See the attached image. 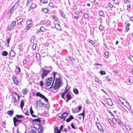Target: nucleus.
Wrapping results in <instances>:
<instances>
[{"instance_id":"5fc2aeb1","label":"nucleus","mask_w":133,"mask_h":133,"mask_svg":"<svg viewBox=\"0 0 133 133\" xmlns=\"http://www.w3.org/2000/svg\"><path fill=\"white\" fill-rule=\"evenodd\" d=\"M26 63V61L25 59H24L23 61V65H25Z\"/></svg>"},{"instance_id":"9d476101","label":"nucleus","mask_w":133,"mask_h":133,"mask_svg":"<svg viewBox=\"0 0 133 133\" xmlns=\"http://www.w3.org/2000/svg\"><path fill=\"white\" fill-rule=\"evenodd\" d=\"M46 29L43 26L41 27L40 29L38 30L37 32V33L41 32H44L45 31Z\"/></svg>"},{"instance_id":"4468645a","label":"nucleus","mask_w":133,"mask_h":133,"mask_svg":"<svg viewBox=\"0 0 133 133\" xmlns=\"http://www.w3.org/2000/svg\"><path fill=\"white\" fill-rule=\"evenodd\" d=\"M32 121L33 122H39L38 124H40V123L41 122V120H40V118H36L33 120Z\"/></svg>"},{"instance_id":"e2e57ef3","label":"nucleus","mask_w":133,"mask_h":133,"mask_svg":"<svg viewBox=\"0 0 133 133\" xmlns=\"http://www.w3.org/2000/svg\"><path fill=\"white\" fill-rule=\"evenodd\" d=\"M71 126L72 127V128L74 129H75V127L74 126L73 124L72 123L71 124Z\"/></svg>"},{"instance_id":"5701e85b","label":"nucleus","mask_w":133,"mask_h":133,"mask_svg":"<svg viewBox=\"0 0 133 133\" xmlns=\"http://www.w3.org/2000/svg\"><path fill=\"white\" fill-rule=\"evenodd\" d=\"M14 94H16L17 95V96H18V100H17V101L16 99V98L15 97H14V98H15V101H14V103H15V102L16 103V102H17V101H18L19 100V98H20V97L19 96V95L17 94V93L16 92H15L14 93Z\"/></svg>"},{"instance_id":"c85d7f7f","label":"nucleus","mask_w":133,"mask_h":133,"mask_svg":"<svg viewBox=\"0 0 133 133\" xmlns=\"http://www.w3.org/2000/svg\"><path fill=\"white\" fill-rule=\"evenodd\" d=\"M23 116L21 115H16V117L18 118H21L23 117Z\"/></svg>"},{"instance_id":"20e7f679","label":"nucleus","mask_w":133,"mask_h":133,"mask_svg":"<svg viewBox=\"0 0 133 133\" xmlns=\"http://www.w3.org/2000/svg\"><path fill=\"white\" fill-rule=\"evenodd\" d=\"M36 96H37L40 97L43 99L46 102H48V99L44 95L42 94L40 92H37L36 94Z\"/></svg>"},{"instance_id":"f704fd0d","label":"nucleus","mask_w":133,"mask_h":133,"mask_svg":"<svg viewBox=\"0 0 133 133\" xmlns=\"http://www.w3.org/2000/svg\"><path fill=\"white\" fill-rule=\"evenodd\" d=\"M32 24H28V25L26 26V28L27 30H28L30 29V28L32 25Z\"/></svg>"},{"instance_id":"473e14b6","label":"nucleus","mask_w":133,"mask_h":133,"mask_svg":"<svg viewBox=\"0 0 133 133\" xmlns=\"http://www.w3.org/2000/svg\"><path fill=\"white\" fill-rule=\"evenodd\" d=\"M35 36H33L31 38V41L32 43H33L35 39Z\"/></svg>"},{"instance_id":"3c124183","label":"nucleus","mask_w":133,"mask_h":133,"mask_svg":"<svg viewBox=\"0 0 133 133\" xmlns=\"http://www.w3.org/2000/svg\"><path fill=\"white\" fill-rule=\"evenodd\" d=\"M31 20H30L27 21L26 22V24H32V23H31Z\"/></svg>"},{"instance_id":"a878e982","label":"nucleus","mask_w":133,"mask_h":133,"mask_svg":"<svg viewBox=\"0 0 133 133\" xmlns=\"http://www.w3.org/2000/svg\"><path fill=\"white\" fill-rule=\"evenodd\" d=\"M73 90L74 92L76 94H77L78 93V91L76 88H74Z\"/></svg>"},{"instance_id":"aec40b11","label":"nucleus","mask_w":133,"mask_h":133,"mask_svg":"<svg viewBox=\"0 0 133 133\" xmlns=\"http://www.w3.org/2000/svg\"><path fill=\"white\" fill-rule=\"evenodd\" d=\"M50 22L48 20H46L45 25L47 26H49L50 25Z\"/></svg>"},{"instance_id":"b1692460","label":"nucleus","mask_w":133,"mask_h":133,"mask_svg":"<svg viewBox=\"0 0 133 133\" xmlns=\"http://www.w3.org/2000/svg\"><path fill=\"white\" fill-rule=\"evenodd\" d=\"M15 71L17 73L20 72H21L20 68L19 67H17L16 68Z\"/></svg>"},{"instance_id":"58836bf2","label":"nucleus","mask_w":133,"mask_h":133,"mask_svg":"<svg viewBox=\"0 0 133 133\" xmlns=\"http://www.w3.org/2000/svg\"><path fill=\"white\" fill-rule=\"evenodd\" d=\"M63 127L62 125H61L60 127V129L59 130V131L58 133H60L61 131L63 129Z\"/></svg>"},{"instance_id":"680f3d73","label":"nucleus","mask_w":133,"mask_h":133,"mask_svg":"<svg viewBox=\"0 0 133 133\" xmlns=\"http://www.w3.org/2000/svg\"><path fill=\"white\" fill-rule=\"evenodd\" d=\"M109 77L108 76H107V77L106 78L107 79V81H110L111 80V79H110L109 78Z\"/></svg>"},{"instance_id":"864d4df0","label":"nucleus","mask_w":133,"mask_h":133,"mask_svg":"<svg viewBox=\"0 0 133 133\" xmlns=\"http://www.w3.org/2000/svg\"><path fill=\"white\" fill-rule=\"evenodd\" d=\"M130 60L132 61H133V57L132 55H130L129 56Z\"/></svg>"},{"instance_id":"c9c22d12","label":"nucleus","mask_w":133,"mask_h":133,"mask_svg":"<svg viewBox=\"0 0 133 133\" xmlns=\"http://www.w3.org/2000/svg\"><path fill=\"white\" fill-rule=\"evenodd\" d=\"M100 73L101 75H105L106 74V72L105 71H103L102 70H101L100 71Z\"/></svg>"},{"instance_id":"e433bc0d","label":"nucleus","mask_w":133,"mask_h":133,"mask_svg":"<svg viewBox=\"0 0 133 133\" xmlns=\"http://www.w3.org/2000/svg\"><path fill=\"white\" fill-rule=\"evenodd\" d=\"M84 112H85V111H84V110H83L82 113L81 114H78V116H79V115L82 116H83V118H84Z\"/></svg>"},{"instance_id":"a18cd8bd","label":"nucleus","mask_w":133,"mask_h":133,"mask_svg":"<svg viewBox=\"0 0 133 133\" xmlns=\"http://www.w3.org/2000/svg\"><path fill=\"white\" fill-rule=\"evenodd\" d=\"M23 19L22 18H20L17 20V22L18 23H21Z\"/></svg>"},{"instance_id":"423d86ee","label":"nucleus","mask_w":133,"mask_h":133,"mask_svg":"<svg viewBox=\"0 0 133 133\" xmlns=\"http://www.w3.org/2000/svg\"><path fill=\"white\" fill-rule=\"evenodd\" d=\"M13 121H14V125L15 127H16V126H17V125L16 124V122L20 123L22 121L21 120L18 119H17L15 117H14Z\"/></svg>"},{"instance_id":"052dcab7","label":"nucleus","mask_w":133,"mask_h":133,"mask_svg":"<svg viewBox=\"0 0 133 133\" xmlns=\"http://www.w3.org/2000/svg\"><path fill=\"white\" fill-rule=\"evenodd\" d=\"M43 85V82L42 81L40 82V85L41 87H42Z\"/></svg>"},{"instance_id":"7c9ffc66","label":"nucleus","mask_w":133,"mask_h":133,"mask_svg":"<svg viewBox=\"0 0 133 133\" xmlns=\"http://www.w3.org/2000/svg\"><path fill=\"white\" fill-rule=\"evenodd\" d=\"M36 57L38 60H39L40 58V55L39 53H37L36 54Z\"/></svg>"},{"instance_id":"2f4dec72","label":"nucleus","mask_w":133,"mask_h":133,"mask_svg":"<svg viewBox=\"0 0 133 133\" xmlns=\"http://www.w3.org/2000/svg\"><path fill=\"white\" fill-rule=\"evenodd\" d=\"M59 131V130L57 127H56L54 129V131L55 133H58Z\"/></svg>"},{"instance_id":"f8f14e48","label":"nucleus","mask_w":133,"mask_h":133,"mask_svg":"<svg viewBox=\"0 0 133 133\" xmlns=\"http://www.w3.org/2000/svg\"><path fill=\"white\" fill-rule=\"evenodd\" d=\"M43 103L41 102L40 101L37 102H36V105L37 107H40L41 106V104H42V105H43Z\"/></svg>"},{"instance_id":"bb28decb","label":"nucleus","mask_w":133,"mask_h":133,"mask_svg":"<svg viewBox=\"0 0 133 133\" xmlns=\"http://www.w3.org/2000/svg\"><path fill=\"white\" fill-rule=\"evenodd\" d=\"M24 102L23 101H21V102L20 107L22 109H23V107L24 105Z\"/></svg>"},{"instance_id":"ea45409f","label":"nucleus","mask_w":133,"mask_h":133,"mask_svg":"<svg viewBox=\"0 0 133 133\" xmlns=\"http://www.w3.org/2000/svg\"><path fill=\"white\" fill-rule=\"evenodd\" d=\"M60 15L62 16V17L63 18H65V16L64 14L62 12H60Z\"/></svg>"},{"instance_id":"0e129e2a","label":"nucleus","mask_w":133,"mask_h":133,"mask_svg":"<svg viewBox=\"0 0 133 133\" xmlns=\"http://www.w3.org/2000/svg\"><path fill=\"white\" fill-rule=\"evenodd\" d=\"M82 109V106H79L78 107V110L79 111H80Z\"/></svg>"},{"instance_id":"774afa93","label":"nucleus","mask_w":133,"mask_h":133,"mask_svg":"<svg viewBox=\"0 0 133 133\" xmlns=\"http://www.w3.org/2000/svg\"><path fill=\"white\" fill-rule=\"evenodd\" d=\"M30 133H36V132L35 130H32Z\"/></svg>"},{"instance_id":"4be33fe9","label":"nucleus","mask_w":133,"mask_h":133,"mask_svg":"<svg viewBox=\"0 0 133 133\" xmlns=\"http://www.w3.org/2000/svg\"><path fill=\"white\" fill-rule=\"evenodd\" d=\"M48 9L46 8H43L42 9V10L45 13L47 12L48 11Z\"/></svg>"},{"instance_id":"69168bd1","label":"nucleus","mask_w":133,"mask_h":133,"mask_svg":"<svg viewBox=\"0 0 133 133\" xmlns=\"http://www.w3.org/2000/svg\"><path fill=\"white\" fill-rule=\"evenodd\" d=\"M65 94H64L63 93H62V97L64 99H65V98H64V96H65Z\"/></svg>"},{"instance_id":"f3484780","label":"nucleus","mask_w":133,"mask_h":133,"mask_svg":"<svg viewBox=\"0 0 133 133\" xmlns=\"http://www.w3.org/2000/svg\"><path fill=\"white\" fill-rule=\"evenodd\" d=\"M36 6V4H35L32 3L31 4L30 6V8L31 9H33L35 8Z\"/></svg>"},{"instance_id":"4d7b16f0","label":"nucleus","mask_w":133,"mask_h":133,"mask_svg":"<svg viewBox=\"0 0 133 133\" xmlns=\"http://www.w3.org/2000/svg\"><path fill=\"white\" fill-rule=\"evenodd\" d=\"M54 4L52 3L51 2V3H50L49 4V5L50 6L52 7V6H54Z\"/></svg>"},{"instance_id":"6ab92c4d","label":"nucleus","mask_w":133,"mask_h":133,"mask_svg":"<svg viewBox=\"0 0 133 133\" xmlns=\"http://www.w3.org/2000/svg\"><path fill=\"white\" fill-rule=\"evenodd\" d=\"M55 27L56 29L58 30L60 29L61 28L59 25L58 24H55Z\"/></svg>"},{"instance_id":"9b49d317","label":"nucleus","mask_w":133,"mask_h":133,"mask_svg":"<svg viewBox=\"0 0 133 133\" xmlns=\"http://www.w3.org/2000/svg\"><path fill=\"white\" fill-rule=\"evenodd\" d=\"M74 117L73 116L71 115H70L69 117L66 120V121L67 122H69L72 119H74Z\"/></svg>"},{"instance_id":"bf43d9fd","label":"nucleus","mask_w":133,"mask_h":133,"mask_svg":"<svg viewBox=\"0 0 133 133\" xmlns=\"http://www.w3.org/2000/svg\"><path fill=\"white\" fill-rule=\"evenodd\" d=\"M108 112L109 113H110V114L111 115V116L114 117V116L112 112H111L110 110H109Z\"/></svg>"},{"instance_id":"0eeeda50","label":"nucleus","mask_w":133,"mask_h":133,"mask_svg":"<svg viewBox=\"0 0 133 133\" xmlns=\"http://www.w3.org/2000/svg\"><path fill=\"white\" fill-rule=\"evenodd\" d=\"M66 97L67 98L66 101V103L68 102V101L71 98V96L69 92H68L66 95Z\"/></svg>"},{"instance_id":"de8ad7c7","label":"nucleus","mask_w":133,"mask_h":133,"mask_svg":"<svg viewBox=\"0 0 133 133\" xmlns=\"http://www.w3.org/2000/svg\"><path fill=\"white\" fill-rule=\"evenodd\" d=\"M99 15L100 16H102L103 14V11H100L99 12Z\"/></svg>"},{"instance_id":"cd10ccee","label":"nucleus","mask_w":133,"mask_h":133,"mask_svg":"<svg viewBox=\"0 0 133 133\" xmlns=\"http://www.w3.org/2000/svg\"><path fill=\"white\" fill-rule=\"evenodd\" d=\"M84 17L85 19H87L89 17V15L87 13H85L84 14Z\"/></svg>"},{"instance_id":"6e6d98bb","label":"nucleus","mask_w":133,"mask_h":133,"mask_svg":"<svg viewBox=\"0 0 133 133\" xmlns=\"http://www.w3.org/2000/svg\"><path fill=\"white\" fill-rule=\"evenodd\" d=\"M115 120L116 121H117V122L120 124H121V123H122L121 122V121L119 120H117L116 119H115Z\"/></svg>"},{"instance_id":"8fccbe9b","label":"nucleus","mask_w":133,"mask_h":133,"mask_svg":"<svg viewBox=\"0 0 133 133\" xmlns=\"http://www.w3.org/2000/svg\"><path fill=\"white\" fill-rule=\"evenodd\" d=\"M66 88H67V87H66L65 88V90L64 92H63V93L65 95V94H66L67 93V92L68 91V89H66Z\"/></svg>"},{"instance_id":"4c0bfd02","label":"nucleus","mask_w":133,"mask_h":133,"mask_svg":"<svg viewBox=\"0 0 133 133\" xmlns=\"http://www.w3.org/2000/svg\"><path fill=\"white\" fill-rule=\"evenodd\" d=\"M130 23H127L126 25V28L127 30H129V26H130Z\"/></svg>"},{"instance_id":"dca6fc26","label":"nucleus","mask_w":133,"mask_h":133,"mask_svg":"<svg viewBox=\"0 0 133 133\" xmlns=\"http://www.w3.org/2000/svg\"><path fill=\"white\" fill-rule=\"evenodd\" d=\"M9 54L10 56L12 57L15 55L16 53H15L14 51L11 50Z\"/></svg>"},{"instance_id":"72a5a7b5","label":"nucleus","mask_w":133,"mask_h":133,"mask_svg":"<svg viewBox=\"0 0 133 133\" xmlns=\"http://www.w3.org/2000/svg\"><path fill=\"white\" fill-rule=\"evenodd\" d=\"M22 91L23 92V94L24 95H26L27 93V92H28V91H26V89H23L22 90Z\"/></svg>"},{"instance_id":"7ed1b4c3","label":"nucleus","mask_w":133,"mask_h":133,"mask_svg":"<svg viewBox=\"0 0 133 133\" xmlns=\"http://www.w3.org/2000/svg\"><path fill=\"white\" fill-rule=\"evenodd\" d=\"M52 80V77L49 78L47 79H46V81L44 83L45 86L48 87L50 85Z\"/></svg>"},{"instance_id":"39448f33","label":"nucleus","mask_w":133,"mask_h":133,"mask_svg":"<svg viewBox=\"0 0 133 133\" xmlns=\"http://www.w3.org/2000/svg\"><path fill=\"white\" fill-rule=\"evenodd\" d=\"M12 79L14 81V84L18 85L19 83V81L18 80L16 77L14 76H13L12 77Z\"/></svg>"},{"instance_id":"79ce46f5","label":"nucleus","mask_w":133,"mask_h":133,"mask_svg":"<svg viewBox=\"0 0 133 133\" xmlns=\"http://www.w3.org/2000/svg\"><path fill=\"white\" fill-rule=\"evenodd\" d=\"M125 127L127 129V130L129 131H130L131 130V128L128 125H126L125 126Z\"/></svg>"},{"instance_id":"c03bdc74","label":"nucleus","mask_w":133,"mask_h":133,"mask_svg":"<svg viewBox=\"0 0 133 133\" xmlns=\"http://www.w3.org/2000/svg\"><path fill=\"white\" fill-rule=\"evenodd\" d=\"M30 114H33L34 113V111L32 110V107H30Z\"/></svg>"},{"instance_id":"37998d69","label":"nucleus","mask_w":133,"mask_h":133,"mask_svg":"<svg viewBox=\"0 0 133 133\" xmlns=\"http://www.w3.org/2000/svg\"><path fill=\"white\" fill-rule=\"evenodd\" d=\"M36 44H34L33 45L32 48L34 50H35L36 49Z\"/></svg>"},{"instance_id":"1a4fd4ad","label":"nucleus","mask_w":133,"mask_h":133,"mask_svg":"<svg viewBox=\"0 0 133 133\" xmlns=\"http://www.w3.org/2000/svg\"><path fill=\"white\" fill-rule=\"evenodd\" d=\"M37 125L38 126V131L39 133H41L42 132V127L41 126L40 124H37Z\"/></svg>"},{"instance_id":"ddd939ff","label":"nucleus","mask_w":133,"mask_h":133,"mask_svg":"<svg viewBox=\"0 0 133 133\" xmlns=\"http://www.w3.org/2000/svg\"><path fill=\"white\" fill-rule=\"evenodd\" d=\"M19 2V0L15 4V5L12 6L15 9H16L17 8Z\"/></svg>"},{"instance_id":"a19ab883","label":"nucleus","mask_w":133,"mask_h":133,"mask_svg":"<svg viewBox=\"0 0 133 133\" xmlns=\"http://www.w3.org/2000/svg\"><path fill=\"white\" fill-rule=\"evenodd\" d=\"M45 21H42L40 22V24L41 25H45Z\"/></svg>"},{"instance_id":"393cba45","label":"nucleus","mask_w":133,"mask_h":133,"mask_svg":"<svg viewBox=\"0 0 133 133\" xmlns=\"http://www.w3.org/2000/svg\"><path fill=\"white\" fill-rule=\"evenodd\" d=\"M15 9L13 7H12L10 10V11H9L8 14H10V15H11V13H12V12L14 11V10Z\"/></svg>"},{"instance_id":"49530a36","label":"nucleus","mask_w":133,"mask_h":133,"mask_svg":"<svg viewBox=\"0 0 133 133\" xmlns=\"http://www.w3.org/2000/svg\"><path fill=\"white\" fill-rule=\"evenodd\" d=\"M129 82L131 84L133 82V79L131 78H130L129 80Z\"/></svg>"},{"instance_id":"13d9d810","label":"nucleus","mask_w":133,"mask_h":133,"mask_svg":"<svg viewBox=\"0 0 133 133\" xmlns=\"http://www.w3.org/2000/svg\"><path fill=\"white\" fill-rule=\"evenodd\" d=\"M10 39H11V38H9L8 39L6 40L7 43V44H9V42H10Z\"/></svg>"},{"instance_id":"09e8293b","label":"nucleus","mask_w":133,"mask_h":133,"mask_svg":"<svg viewBox=\"0 0 133 133\" xmlns=\"http://www.w3.org/2000/svg\"><path fill=\"white\" fill-rule=\"evenodd\" d=\"M59 117L61 118V119H63L64 120V121H65V118H64V116H63V115L62 114V115H61V116H59Z\"/></svg>"},{"instance_id":"603ef678","label":"nucleus","mask_w":133,"mask_h":133,"mask_svg":"<svg viewBox=\"0 0 133 133\" xmlns=\"http://www.w3.org/2000/svg\"><path fill=\"white\" fill-rule=\"evenodd\" d=\"M99 29L100 30H102L103 29V27L102 25H100L99 26Z\"/></svg>"},{"instance_id":"f03ea898","label":"nucleus","mask_w":133,"mask_h":133,"mask_svg":"<svg viewBox=\"0 0 133 133\" xmlns=\"http://www.w3.org/2000/svg\"><path fill=\"white\" fill-rule=\"evenodd\" d=\"M42 73L41 75V77L43 79H44V77H46L48 74H49L50 72V71L49 70H46L43 69H42Z\"/></svg>"},{"instance_id":"412c9836","label":"nucleus","mask_w":133,"mask_h":133,"mask_svg":"<svg viewBox=\"0 0 133 133\" xmlns=\"http://www.w3.org/2000/svg\"><path fill=\"white\" fill-rule=\"evenodd\" d=\"M8 52L6 51H3L2 52V55L4 56H6L8 55Z\"/></svg>"},{"instance_id":"c756f323","label":"nucleus","mask_w":133,"mask_h":133,"mask_svg":"<svg viewBox=\"0 0 133 133\" xmlns=\"http://www.w3.org/2000/svg\"><path fill=\"white\" fill-rule=\"evenodd\" d=\"M16 25V21L13 22L11 24V25L12 27H14Z\"/></svg>"},{"instance_id":"338daca9","label":"nucleus","mask_w":133,"mask_h":133,"mask_svg":"<svg viewBox=\"0 0 133 133\" xmlns=\"http://www.w3.org/2000/svg\"><path fill=\"white\" fill-rule=\"evenodd\" d=\"M109 6L111 8H112L113 7V5H112V4H111L109 3Z\"/></svg>"},{"instance_id":"f257e3e1","label":"nucleus","mask_w":133,"mask_h":133,"mask_svg":"<svg viewBox=\"0 0 133 133\" xmlns=\"http://www.w3.org/2000/svg\"><path fill=\"white\" fill-rule=\"evenodd\" d=\"M61 79L59 78H56L55 82L53 88L54 90L57 89L59 87H61Z\"/></svg>"},{"instance_id":"6e6552de","label":"nucleus","mask_w":133,"mask_h":133,"mask_svg":"<svg viewBox=\"0 0 133 133\" xmlns=\"http://www.w3.org/2000/svg\"><path fill=\"white\" fill-rule=\"evenodd\" d=\"M106 101L108 105L111 106L113 105V103L111 99L109 98H107Z\"/></svg>"},{"instance_id":"a211bd4d","label":"nucleus","mask_w":133,"mask_h":133,"mask_svg":"<svg viewBox=\"0 0 133 133\" xmlns=\"http://www.w3.org/2000/svg\"><path fill=\"white\" fill-rule=\"evenodd\" d=\"M68 114V113L67 112H65L62 114L63 116H64L65 120V119L66 117Z\"/></svg>"},{"instance_id":"2eb2a0df","label":"nucleus","mask_w":133,"mask_h":133,"mask_svg":"<svg viewBox=\"0 0 133 133\" xmlns=\"http://www.w3.org/2000/svg\"><path fill=\"white\" fill-rule=\"evenodd\" d=\"M14 112V111L13 110H10L8 111L7 112V113L8 115H10V116H11L13 115Z\"/></svg>"}]
</instances>
